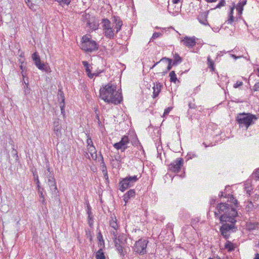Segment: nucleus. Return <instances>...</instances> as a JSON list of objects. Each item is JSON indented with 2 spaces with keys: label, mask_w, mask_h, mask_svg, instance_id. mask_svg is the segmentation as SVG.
Returning <instances> with one entry per match:
<instances>
[{
  "label": "nucleus",
  "mask_w": 259,
  "mask_h": 259,
  "mask_svg": "<svg viewBox=\"0 0 259 259\" xmlns=\"http://www.w3.org/2000/svg\"><path fill=\"white\" fill-rule=\"evenodd\" d=\"M100 96L105 102L115 105L120 104L122 100L121 93L116 91V85L111 83L100 89Z\"/></svg>",
  "instance_id": "f257e3e1"
},
{
  "label": "nucleus",
  "mask_w": 259,
  "mask_h": 259,
  "mask_svg": "<svg viewBox=\"0 0 259 259\" xmlns=\"http://www.w3.org/2000/svg\"><path fill=\"white\" fill-rule=\"evenodd\" d=\"M217 209L219 213L214 212L216 217L219 215V214L222 213L219 217L221 223H236L235 218L238 214L236 209L226 203H221L218 205Z\"/></svg>",
  "instance_id": "f03ea898"
},
{
  "label": "nucleus",
  "mask_w": 259,
  "mask_h": 259,
  "mask_svg": "<svg viewBox=\"0 0 259 259\" xmlns=\"http://www.w3.org/2000/svg\"><path fill=\"white\" fill-rule=\"evenodd\" d=\"M80 48L86 53H92L98 50L99 45L90 35H83L81 40Z\"/></svg>",
  "instance_id": "7ed1b4c3"
},
{
  "label": "nucleus",
  "mask_w": 259,
  "mask_h": 259,
  "mask_svg": "<svg viewBox=\"0 0 259 259\" xmlns=\"http://www.w3.org/2000/svg\"><path fill=\"white\" fill-rule=\"evenodd\" d=\"M256 119L255 115L244 112L238 114L236 117V121L239 124V127H243L245 126L246 129L250 125L254 124L253 120Z\"/></svg>",
  "instance_id": "20e7f679"
},
{
  "label": "nucleus",
  "mask_w": 259,
  "mask_h": 259,
  "mask_svg": "<svg viewBox=\"0 0 259 259\" xmlns=\"http://www.w3.org/2000/svg\"><path fill=\"white\" fill-rule=\"evenodd\" d=\"M141 175L135 176H127L125 178H123L119 183V189L124 192L128 188L133 187L134 184L141 178Z\"/></svg>",
  "instance_id": "39448f33"
},
{
  "label": "nucleus",
  "mask_w": 259,
  "mask_h": 259,
  "mask_svg": "<svg viewBox=\"0 0 259 259\" xmlns=\"http://www.w3.org/2000/svg\"><path fill=\"white\" fill-rule=\"evenodd\" d=\"M148 240L146 238H141L136 241L133 246L134 251L137 254L143 255L147 253V246Z\"/></svg>",
  "instance_id": "423d86ee"
},
{
  "label": "nucleus",
  "mask_w": 259,
  "mask_h": 259,
  "mask_svg": "<svg viewBox=\"0 0 259 259\" xmlns=\"http://www.w3.org/2000/svg\"><path fill=\"white\" fill-rule=\"evenodd\" d=\"M222 226L220 228V232L222 236L227 239L230 237V232H234L236 231V228L235 227V223H228L223 222Z\"/></svg>",
  "instance_id": "0eeeda50"
},
{
  "label": "nucleus",
  "mask_w": 259,
  "mask_h": 259,
  "mask_svg": "<svg viewBox=\"0 0 259 259\" xmlns=\"http://www.w3.org/2000/svg\"><path fill=\"white\" fill-rule=\"evenodd\" d=\"M101 23L105 36L109 39L114 38V30L111 26L110 21L108 19H103Z\"/></svg>",
  "instance_id": "6e6552de"
},
{
  "label": "nucleus",
  "mask_w": 259,
  "mask_h": 259,
  "mask_svg": "<svg viewBox=\"0 0 259 259\" xmlns=\"http://www.w3.org/2000/svg\"><path fill=\"white\" fill-rule=\"evenodd\" d=\"M184 160L178 158L168 165V170L173 172H179L183 166Z\"/></svg>",
  "instance_id": "1a4fd4ad"
},
{
  "label": "nucleus",
  "mask_w": 259,
  "mask_h": 259,
  "mask_svg": "<svg viewBox=\"0 0 259 259\" xmlns=\"http://www.w3.org/2000/svg\"><path fill=\"white\" fill-rule=\"evenodd\" d=\"M130 143V140L127 136H124L121 140L113 145V147L117 150H120L121 152H124L127 148V144Z\"/></svg>",
  "instance_id": "9d476101"
},
{
  "label": "nucleus",
  "mask_w": 259,
  "mask_h": 259,
  "mask_svg": "<svg viewBox=\"0 0 259 259\" xmlns=\"http://www.w3.org/2000/svg\"><path fill=\"white\" fill-rule=\"evenodd\" d=\"M81 20L82 22L85 23L86 26L93 29H95V24L92 22L93 18L91 17V15L89 14L85 13L82 15Z\"/></svg>",
  "instance_id": "9b49d317"
},
{
  "label": "nucleus",
  "mask_w": 259,
  "mask_h": 259,
  "mask_svg": "<svg viewBox=\"0 0 259 259\" xmlns=\"http://www.w3.org/2000/svg\"><path fill=\"white\" fill-rule=\"evenodd\" d=\"M209 13V11H205L203 13H201L197 17V19L199 22L204 25H209L207 18Z\"/></svg>",
  "instance_id": "f8f14e48"
},
{
  "label": "nucleus",
  "mask_w": 259,
  "mask_h": 259,
  "mask_svg": "<svg viewBox=\"0 0 259 259\" xmlns=\"http://www.w3.org/2000/svg\"><path fill=\"white\" fill-rule=\"evenodd\" d=\"M165 61L166 63H167L168 65L166 68V69L164 73H166L168 71H169L171 68L172 65V60L171 59H169L166 57L162 58L159 61L157 62L156 63H155L152 67H151V69L153 68L156 65H157L158 63H159L160 62H164Z\"/></svg>",
  "instance_id": "ddd939ff"
},
{
  "label": "nucleus",
  "mask_w": 259,
  "mask_h": 259,
  "mask_svg": "<svg viewBox=\"0 0 259 259\" xmlns=\"http://www.w3.org/2000/svg\"><path fill=\"white\" fill-rule=\"evenodd\" d=\"M112 21L115 24V33H117L122 26V21L118 16L113 17Z\"/></svg>",
  "instance_id": "4468645a"
},
{
  "label": "nucleus",
  "mask_w": 259,
  "mask_h": 259,
  "mask_svg": "<svg viewBox=\"0 0 259 259\" xmlns=\"http://www.w3.org/2000/svg\"><path fill=\"white\" fill-rule=\"evenodd\" d=\"M163 88V85L160 82H156L154 83V85L153 87V98H156L160 92H161V89Z\"/></svg>",
  "instance_id": "2eb2a0df"
},
{
  "label": "nucleus",
  "mask_w": 259,
  "mask_h": 259,
  "mask_svg": "<svg viewBox=\"0 0 259 259\" xmlns=\"http://www.w3.org/2000/svg\"><path fill=\"white\" fill-rule=\"evenodd\" d=\"M112 239L113 240V242L115 244V247L117 250L118 252L121 256H123L125 254L123 250V246L124 244H121L120 243H118L117 242V237L116 235H114V237H112Z\"/></svg>",
  "instance_id": "dca6fc26"
},
{
  "label": "nucleus",
  "mask_w": 259,
  "mask_h": 259,
  "mask_svg": "<svg viewBox=\"0 0 259 259\" xmlns=\"http://www.w3.org/2000/svg\"><path fill=\"white\" fill-rule=\"evenodd\" d=\"M183 42L184 45L188 48H192L196 45V41L194 38L189 37L187 36L184 37L183 40Z\"/></svg>",
  "instance_id": "f3484780"
},
{
  "label": "nucleus",
  "mask_w": 259,
  "mask_h": 259,
  "mask_svg": "<svg viewBox=\"0 0 259 259\" xmlns=\"http://www.w3.org/2000/svg\"><path fill=\"white\" fill-rule=\"evenodd\" d=\"M135 196V190L134 189H130L123 195V199L125 203H127L128 200L134 197Z\"/></svg>",
  "instance_id": "a211bd4d"
},
{
  "label": "nucleus",
  "mask_w": 259,
  "mask_h": 259,
  "mask_svg": "<svg viewBox=\"0 0 259 259\" xmlns=\"http://www.w3.org/2000/svg\"><path fill=\"white\" fill-rule=\"evenodd\" d=\"M48 183L51 191L54 192L55 193H56L57 188L55 178H51V179H49Z\"/></svg>",
  "instance_id": "6ab92c4d"
},
{
  "label": "nucleus",
  "mask_w": 259,
  "mask_h": 259,
  "mask_svg": "<svg viewBox=\"0 0 259 259\" xmlns=\"http://www.w3.org/2000/svg\"><path fill=\"white\" fill-rule=\"evenodd\" d=\"M37 68L39 70L44 71L47 73H50L52 71V70L48 63H42L37 67Z\"/></svg>",
  "instance_id": "aec40b11"
},
{
  "label": "nucleus",
  "mask_w": 259,
  "mask_h": 259,
  "mask_svg": "<svg viewBox=\"0 0 259 259\" xmlns=\"http://www.w3.org/2000/svg\"><path fill=\"white\" fill-rule=\"evenodd\" d=\"M89 152L90 153L91 157L93 159H96L97 158V151L94 145L91 147H87Z\"/></svg>",
  "instance_id": "412c9836"
},
{
  "label": "nucleus",
  "mask_w": 259,
  "mask_h": 259,
  "mask_svg": "<svg viewBox=\"0 0 259 259\" xmlns=\"http://www.w3.org/2000/svg\"><path fill=\"white\" fill-rule=\"evenodd\" d=\"M246 0L239 2L236 6V9L239 14H241L243 10V7L246 4Z\"/></svg>",
  "instance_id": "4be33fe9"
},
{
  "label": "nucleus",
  "mask_w": 259,
  "mask_h": 259,
  "mask_svg": "<svg viewBox=\"0 0 259 259\" xmlns=\"http://www.w3.org/2000/svg\"><path fill=\"white\" fill-rule=\"evenodd\" d=\"M182 61V58L177 53L174 56V60L172 61V65H177Z\"/></svg>",
  "instance_id": "5701e85b"
},
{
  "label": "nucleus",
  "mask_w": 259,
  "mask_h": 259,
  "mask_svg": "<svg viewBox=\"0 0 259 259\" xmlns=\"http://www.w3.org/2000/svg\"><path fill=\"white\" fill-rule=\"evenodd\" d=\"M225 248L227 249L228 251L230 252L235 249V246L231 242L227 241L225 243Z\"/></svg>",
  "instance_id": "b1692460"
},
{
  "label": "nucleus",
  "mask_w": 259,
  "mask_h": 259,
  "mask_svg": "<svg viewBox=\"0 0 259 259\" xmlns=\"http://www.w3.org/2000/svg\"><path fill=\"white\" fill-rule=\"evenodd\" d=\"M207 65L208 67L210 68L211 71H214L215 70L214 63L212 60L211 59L210 57L209 56L207 57Z\"/></svg>",
  "instance_id": "393cba45"
},
{
  "label": "nucleus",
  "mask_w": 259,
  "mask_h": 259,
  "mask_svg": "<svg viewBox=\"0 0 259 259\" xmlns=\"http://www.w3.org/2000/svg\"><path fill=\"white\" fill-rule=\"evenodd\" d=\"M96 257L97 259H105V256L103 251L102 248H100L96 252Z\"/></svg>",
  "instance_id": "a878e982"
},
{
  "label": "nucleus",
  "mask_w": 259,
  "mask_h": 259,
  "mask_svg": "<svg viewBox=\"0 0 259 259\" xmlns=\"http://www.w3.org/2000/svg\"><path fill=\"white\" fill-rule=\"evenodd\" d=\"M22 84H24V94L25 95H27L29 94L30 92V89L28 87V82H26L25 80L23 79Z\"/></svg>",
  "instance_id": "bb28decb"
},
{
  "label": "nucleus",
  "mask_w": 259,
  "mask_h": 259,
  "mask_svg": "<svg viewBox=\"0 0 259 259\" xmlns=\"http://www.w3.org/2000/svg\"><path fill=\"white\" fill-rule=\"evenodd\" d=\"M97 238L99 240V246H100L101 248H104L105 247L104 241L102 235L100 232L99 233Z\"/></svg>",
  "instance_id": "cd10ccee"
},
{
  "label": "nucleus",
  "mask_w": 259,
  "mask_h": 259,
  "mask_svg": "<svg viewBox=\"0 0 259 259\" xmlns=\"http://www.w3.org/2000/svg\"><path fill=\"white\" fill-rule=\"evenodd\" d=\"M61 126L54 127L53 128L54 134L57 138H60L61 137Z\"/></svg>",
  "instance_id": "c85d7f7f"
},
{
  "label": "nucleus",
  "mask_w": 259,
  "mask_h": 259,
  "mask_svg": "<svg viewBox=\"0 0 259 259\" xmlns=\"http://www.w3.org/2000/svg\"><path fill=\"white\" fill-rule=\"evenodd\" d=\"M101 162L100 163V169L101 170L102 173H105V172L107 171V167L104 162V159L103 156L101 155Z\"/></svg>",
  "instance_id": "c756f323"
},
{
  "label": "nucleus",
  "mask_w": 259,
  "mask_h": 259,
  "mask_svg": "<svg viewBox=\"0 0 259 259\" xmlns=\"http://www.w3.org/2000/svg\"><path fill=\"white\" fill-rule=\"evenodd\" d=\"M110 226L115 230H116L118 229V226L117 223L116 219L115 218H111V220L110 221Z\"/></svg>",
  "instance_id": "7c9ffc66"
},
{
  "label": "nucleus",
  "mask_w": 259,
  "mask_h": 259,
  "mask_svg": "<svg viewBox=\"0 0 259 259\" xmlns=\"http://www.w3.org/2000/svg\"><path fill=\"white\" fill-rule=\"evenodd\" d=\"M255 208L256 207L255 205L253 204L252 202L250 201L248 202V203L247 204L245 209L247 211H251L255 209Z\"/></svg>",
  "instance_id": "2f4dec72"
},
{
  "label": "nucleus",
  "mask_w": 259,
  "mask_h": 259,
  "mask_svg": "<svg viewBox=\"0 0 259 259\" xmlns=\"http://www.w3.org/2000/svg\"><path fill=\"white\" fill-rule=\"evenodd\" d=\"M25 2L30 9L34 11H36V6L34 4H33L31 2V0H25Z\"/></svg>",
  "instance_id": "473e14b6"
},
{
  "label": "nucleus",
  "mask_w": 259,
  "mask_h": 259,
  "mask_svg": "<svg viewBox=\"0 0 259 259\" xmlns=\"http://www.w3.org/2000/svg\"><path fill=\"white\" fill-rule=\"evenodd\" d=\"M169 76L170 77V81L171 82H176L178 80L177 75L174 71H172L169 73Z\"/></svg>",
  "instance_id": "72a5a7b5"
},
{
  "label": "nucleus",
  "mask_w": 259,
  "mask_h": 259,
  "mask_svg": "<svg viewBox=\"0 0 259 259\" xmlns=\"http://www.w3.org/2000/svg\"><path fill=\"white\" fill-rule=\"evenodd\" d=\"M233 10H234V8H231V10H230V12L229 13V18L228 20V23H232L234 20V17L233 16Z\"/></svg>",
  "instance_id": "f704fd0d"
},
{
  "label": "nucleus",
  "mask_w": 259,
  "mask_h": 259,
  "mask_svg": "<svg viewBox=\"0 0 259 259\" xmlns=\"http://www.w3.org/2000/svg\"><path fill=\"white\" fill-rule=\"evenodd\" d=\"M258 223H249L247 227L249 230H253L256 229L258 227Z\"/></svg>",
  "instance_id": "c9c22d12"
},
{
  "label": "nucleus",
  "mask_w": 259,
  "mask_h": 259,
  "mask_svg": "<svg viewBox=\"0 0 259 259\" xmlns=\"http://www.w3.org/2000/svg\"><path fill=\"white\" fill-rule=\"evenodd\" d=\"M47 169L46 171H45V175L46 176L47 178L49 179H51V178H54L53 177V173L50 171V167L49 166H47Z\"/></svg>",
  "instance_id": "e433bc0d"
},
{
  "label": "nucleus",
  "mask_w": 259,
  "mask_h": 259,
  "mask_svg": "<svg viewBox=\"0 0 259 259\" xmlns=\"http://www.w3.org/2000/svg\"><path fill=\"white\" fill-rule=\"evenodd\" d=\"M82 63L84 67H85V71L87 73L89 72L91 70L90 69V64L86 61H83L82 62Z\"/></svg>",
  "instance_id": "4c0bfd02"
},
{
  "label": "nucleus",
  "mask_w": 259,
  "mask_h": 259,
  "mask_svg": "<svg viewBox=\"0 0 259 259\" xmlns=\"http://www.w3.org/2000/svg\"><path fill=\"white\" fill-rule=\"evenodd\" d=\"M60 109L61 111V113L63 114V116L65 115V105H64V99H63L62 102L60 103Z\"/></svg>",
  "instance_id": "58836bf2"
},
{
  "label": "nucleus",
  "mask_w": 259,
  "mask_h": 259,
  "mask_svg": "<svg viewBox=\"0 0 259 259\" xmlns=\"http://www.w3.org/2000/svg\"><path fill=\"white\" fill-rule=\"evenodd\" d=\"M32 59L34 62H35L37 60H39L40 58L37 53L35 52L32 55Z\"/></svg>",
  "instance_id": "ea45409f"
},
{
  "label": "nucleus",
  "mask_w": 259,
  "mask_h": 259,
  "mask_svg": "<svg viewBox=\"0 0 259 259\" xmlns=\"http://www.w3.org/2000/svg\"><path fill=\"white\" fill-rule=\"evenodd\" d=\"M32 59L34 62H35L37 60H39L40 58L37 53L35 52L32 55Z\"/></svg>",
  "instance_id": "a19ab883"
},
{
  "label": "nucleus",
  "mask_w": 259,
  "mask_h": 259,
  "mask_svg": "<svg viewBox=\"0 0 259 259\" xmlns=\"http://www.w3.org/2000/svg\"><path fill=\"white\" fill-rule=\"evenodd\" d=\"M172 107H169L166 108L164 110V113H163V114L162 116L163 117H164L166 116H167L169 114L170 111L172 110Z\"/></svg>",
  "instance_id": "79ce46f5"
},
{
  "label": "nucleus",
  "mask_w": 259,
  "mask_h": 259,
  "mask_svg": "<svg viewBox=\"0 0 259 259\" xmlns=\"http://www.w3.org/2000/svg\"><path fill=\"white\" fill-rule=\"evenodd\" d=\"M87 143V147H91V146L94 145L92 140L91 138L89 137V135L88 136Z\"/></svg>",
  "instance_id": "37998d69"
},
{
  "label": "nucleus",
  "mask_w": 259,
  "mask_h": 259,
  "mask_svg": "<svg viewBox=\"0 0 259 259\" xmlns=\"http://www.w3.org/2000/svg\"><path fill=\"white\" fill-rule=\"evenodd\" d=\"M161 33H160V32H154L153 34V35L151 38V40H154L157 38H158V37H159L160 35H161Z\"/></svg>",
  "instance_id": "c03bdc74"
},
{
  "label": "nucleus",
  "mask_w": 259,
  "mask_h": 259,
  "mask_svg": "<svg viewBox=\"0 0 259 259\" xmlns=\"http://www.w3.org/2000/svg\"><path fill=\"white\" fill-rule=\"evenodd\" d=\"M225 3H226L225 0H221L220 3L216 6L214 9L220 8L221 7L224 6Z\"/></svg>",
  "instance_id": "a18cd8bd"
},
{
  "label": "nucleus",
  "mask_w": 259,
  "mask_h": 259,
  "mask_svg": "<svg viewBox=\"0 0 259 259\" xmlns=\"http://www.w3.org/2000/svg\"><path fill=\"white\" fill-rule=\"evenodd\" d=\"M243 84V82L237 81L235 84L233 85V87L235 89L239 88L242 86Z\"/></svg>",
  "instance_id": "49530a36"
},
{
  "label": "nucleus",
  "mask_w": 259,
  "mask_h": 259,
  "mask_svg": "<svg viewBox=\"0 0 259 259\" xmlns=\"http://www.w3.org/2000/svg\"><path fill=\"white\" fill-rule=\"evenodd\" d=\"M187 157H188V158L191 159L192 158L197 157V155L195 153L190 152L188 154Z\"/></svg>",
  "instance_id": "de8ad7c7"
},
{
  "label": "nucleus",
  "mask_w": 259,
  "mask_h": 259,
  "mask_svg": "<svg viewBox=\"0 0 259 259\" xmlns=\"http://www.w3.org/2000/svg\"><path fill=\"white\" fill-rule=\"evenodd\" d=\"M54 127L61 126L60 124V121L59 119H56L54 122Z\"/></svg>",
  "instance_id": "09e8293b"
},
{
  "label": "nucleus",
  "mask_w": 259,
  "mask_h": 259,
  "mask_svg": "<svg viewBox=\"0 0 259 259\" xmlns=\"http://www.w3.org/2000/svg\"><path fill=\"white\" fill-rule=\"evenodd\" d=\"M12 154L14 155V156L15 157L16 159L18 160V156L17 151H16V150H15V149L13 148V149L12 151Z\"/></svg>",
  "instance_id": "8fccbe9b"
},
{
  "label": "nucleus",
  "mask_w": 259,
  "mask_h": 259,
  "mask_svg": "<svg viewBox=\"0 0 259 259\" xmlns=\"http://www.w3.org/2000/svg\"><path fill=\"white\" fill-rule=\"evenodd\" d=\"M87 213L88 214V219H89V220H93V217L91 215V211H90L89 206H88V212Z\"/></svg>",
  "instance_id": "3c124183"
},
{
  "label": "nucleus",
  "mask_w": 259,
  "mask_h": 259,
  "mask_svg": "<svg viewBox=\"0 0 259 259\" xmlns=\"http://www.w3.org/2000/svg\"><path fill=\"white\" fill-rule=\"evenodd\" d=\"M254 176L257 180H259V168L254 172Z\"/></svg>",
  "instance_id": "603ef678"
},
{
  "label": "nucleus",
  "mask_w": 259,
  "mask_h": 259,
  "mask_svg": "<svg viewBox=\"0 0 259 259\" xmlns=\"http://www.w3.org/2000/svg\"><path fill=\"white\" fill-rule=\"evenodd\" d=\"M20 69L22 70L21 74H22V76L23 77V79H24V78L26 76V74L23 72L24 69H23V66L22 64L20 66Z\"/></svg>",
  "instance_id": "864d4df0"
},
{
  "label": "nucleus",
  "mask_w": 259,
  "mask_h": 259,
  "mask_svg": "<svg viewBox=\"0 0 259 259\" xmlns=\"http://www.w3.org/2000/svg\"><path fill=\"white\" fill-rule=\"evenodd\" d=\"M35 182H36V184L37 185V187H40V182L37 176H36V178H35Z\"/></svg>",
  "instance_id": "5fc2aeb1"
},
{
  "label": "nucleus",
  "mask_w": 259,
  "mask_h": 259,
  "mask_svg": "<svg viewBox=\"0 0 259 259\" xmlns=\"http://www.w3.org/2000/svg\"><path fill=\"white\" fill-rule=\"evenodd\" d=\"M175 8H176L175 7ZM179 8H177V9H176V10L174 12H171V13L174 15H178L179 12ZM169 12L171 13V12L169 10Z\"/></svg>",
  "instance_id": "6e6d98bb"
},
{
  "label": "nucleus",
  "mask_w": 259,
  "mask_h": 259,
  "mask_svg": "<svg viewBox=\"0 0 259 259\" xmlns=\"http://www.w3.org/2000/svg\"><path fill=\"white\" fill-rule=\"evenodd\" d=\"M253 89L254 91H257L259 89V82H256L255 83Z\"/></svg>",
  "instance_id": "4d7b16f0"
},
{
  "label": "nucleus",
  "mask_w": 259,
  "mask_h": 259,
  "mask_svg": "<svg viewBox=\"0 0 259 259\" xmlns=\"http://www.w3.org/2000/svg\"><path fill=\"white\" fill-rule=\"evenodd\" d=\"M88 76L90 78H93L95 76V74L91 73V71L87 73Z\"/></svg>",
  "instance_id": "13d9d810"
},
{
  "label": "nucleus",
  "mask_w": 259,
  "mask_h": 259,
  "mask_svg": "<svg viewBox=\"0 0 259 259\" xmlns=\"http://www.w3.org/2000/svg\"><path fill=\"white\" fill-rule=\"evenodd\" d=\"M230 199L233 203H234L235 204H237V200L235 198L233 197V195H231Z\"/></svg>",
  "instance_id": "bf43d9fd"
},
{
  "label": "nucleus",
  "mask_w": 259,
  "mask_h": 259,
  "mask_svg": "<svg viewBox=\"0 0 259 259\" xmlns=\"http://www.w3.org/2000/svg\"><path fill=\"white\" fill-rule=\"evenodd\" d=\"M196 107V106L194 103H190L189 104V107L191 109H195Z\"/></svg>",
  "instance_id": "052dcab7"
},
{
  "label": "nucleus",
  "mask_w": 259,
  "mask_h": 259,
  "mask_svg": "<svg viewBox=\"0 0 259 259\" xmlns=\"http://www.w3.org/2000/svg\"><path fill=\"white\" fill-rule=\"evenodd\" d=\"M42 63L41 62L40 59L39 60H37L36 61L34 62V64L35 66L37 67L40 64H41Z\"/></svg>",
  "instance_id": "680f3d73"
},
{
  "label": "nucleus",
  "mask_w": 259,
  "mask_h": 259,
  "mask_svg": "<svg viewBox=\"0 0 259 259\" xmlns=\"http://www.w3.org/2000/svg\"><path fill=\"white\" fill-rule=\"evenodd\" d=\"M103 175H104L105 179L106 180H108V171L105 172V173H103Z\"/></svg>",
  "instance_id": "e2e57ef3"
},
{
  "label": "nucleus",
  "mask_w": 259,
  "mask_h": 259,
  "mask_svg": "<svg viewBox=\"0 0 259 259\" xmlns=\"http://www.w3.org/2000/svg\"><path fill=\"white\" fill-rule=\"evenodd\" d=\"M40 201L41 202L42 204L45 205L46 204V200L45 199V197L42 198H41Z\"/></svg>",
  "instance_id": "0e129e2a"
},
{
  "label": "nucleus",
  "mask_w": 259,
  "mask_h": 259,
  "mask_svg": "<svg viewBox=\"0 0 259 259\" xmlns=\"http://www.w3.org/2000/svg\"><path fill=\"white\" fill-rule=\"evenodd\" d=\"M117 242L118 243H120L121 244H124L123 242L121 240V239L119 238V237L117 238Z\"/></svg>",
  "instance_id": "69168bd1"
},
{
  "label": "nucleus",
  "mask_w": 259,
  "mask_h": 259,
  "mask_svg": "<svg viewBox=\"0 0 259 259\" xmlns=\"http://www.w3.org/2000/svg\"><path fill=\"white\" fill-rule=\"evenodd\" d=\"M180 2V0H172V2L174 4H176L179 3Z\"/></svg>",
  "instance_id": "338daca9"
},
{
  "label": "nucleus",
  "mask_w": 259,
  "mask_h": 259,
  "mask_svg": "<svg viewBox=\"0 0 259 259\" xmlns=\"http://www.w3.org/2000/svg\"><path fill=\"white\" fill-rule=\"evenodd\" d=\"M254 259H259V253H256L255 255V257Z\"/></svg>",
  "instance_id": "774afa93"
}]
</instances>
